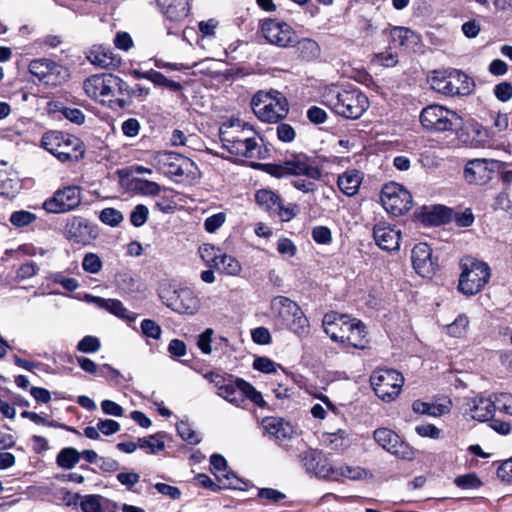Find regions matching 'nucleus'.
Segmentation results:
<instances>
[{"mask_svg":"<svg viewBox=\"0 0 512 512\" xmlns=\"http://www.w3.org/2000/svg\"><path fill=\"white\" fill-rule=\"evenodd\" d=\"M494 95L501 102H507L512 99V84L503 81L494 87Z\"/></svg>","mask_w":512,"mask_h":512,"instance_id":"nucleus-61","label":"nucleus"},{"mask_svg":"<svg viewBox=\"0 0 512 512\" xmlns=\"http://www.w3.org/2000/svg\"><path fill=\"white\" fill-rule=\"evenodd\" d=\"M222 146L230 154L254 158L260 152L257 132L253 127L240 119H229L219 129Z\"/></svg>","mask_w":512,"mask_h":512,"instance_id":"nucleus-1","label":"nucleus"},{"mask_svg":"<svg viewBox=\"0 0 512 512\" xmlns=\"http://www.w3.org/2000/svg\"><path fill=\"white\" fill-rule=\"evenodd\" d=\"M297 50L302 59L306 61H312L320 56L321 49L318 43L310 38L298 39L296 42Z\"/></svg>","mask_w":512,"mask_h":512,"instance_id":"nucleus-39","label":"nucleus"},{"mask_svg":"<svg viewBox=\"0 0 512 512\" xmlns=\"http://www.w3.org/2000/svg\"><path fill=\"white\" fill-rule=\"evenodd\" d=\"M20 188L21 185L18 180L7 178L0 183V195L7 198H14Z\"/></svg>","mask_w":512,"mask_h":512,"instance_id":"nucleus-55","label":"nucleus"},{"mask_svg":"<svg viewBox=\"0 0 512 512\" xmlns=\"http://www.w3.org/2000/svg\"><path fill=\"white\" fill-rule=\"evenodd\" d=\"M115 81V75L113 74H95L84 81L83 88L88 97L104 103L106 99L110 100L113 97Z\"/></svg>","mask_w":512,"mask_h":512,"instance_id":"nucleus-21","label":"nucleus"},{"mask_svg":"<svg viewBox=\"0 0 512 512\" xmlns=\"http://www.w3.org/2000/svg\"><path fill=\"white\" fill-rule=\"evenodd\" d=\"M495 407L501 413L512 416V394L500 393L495 398Z\"/></svg>","mask_w":512,"mask_h":512,"instance_id":"nucleus-56","label":"nucleus"},{"mask_svg":"<svg viewBox=\"0 0 512 512\" xmlns=\"http://www.w3.org/2000/svg\"><path fill=\"white\" fill-rule=\"evenodd\" d=\"M138 447L154 454L164 449L165 444L162 440L156 439L155 436L143 437L138 439Z\"/></svg>","mask_w":512,"mask_h":512,"instance_id":"nucleus-52","label":"nucleus"},{"mask_svg":"<svg viewBox=\"0 0 512 512\" xmlns=\"http://www.w3.org/2000/svg\"><path fill=\"white\" fill-rule=\"evenodd\" d=\"M107 503L100 495H86L81 499L80 507L83 512H104L103 507Z\"/></svg>","mask_w":512,"mask_h":512,"instance_id":"nucleus-44","label":"nucleus"},{"mask_svg":"<svg viewBox=\"0 0 512 512\" xmlns=\"http://www.w3.org/2000/svg\"><path fill=\"white\" fill-rule=\"evenodd\" d=\"M61 113L67 120L74 124L81 125L85 121L84 113L78 108L63 107Z\"/></svg>","mask_w":512,"mask_h":512,"instance_id":"nucleus-62","label":"nucleus"},{"mask_svg":"<svg viewBox=\"0 0 512 512\" xmlns=\"http://www.w3.org/2000/svg\"><path fill=\"white\" fill-rule=\"evenodd\" d=\"M273 317L299 337L309 334L310 326L300 306L285 296H276L270 302Z\"/></svg>","mask_w":512,"mask_h":512,"instance_id":"nucleus-4","label":"nucleus"},{"mask_svg":"<svg viewBox=\"0 0 512 512\" xmlns=\"http://www.w3.org/2000/svg\"><path fill=\"white\" fill-rule=\"evenodd\" d=\"M381 203L388 213L399 216L411 209L412 195L402 185L390 182L382 188Z\"/></svg>","mask_w":512,"mask_h":512,"instance_id":"nucleus-13","label":"nucleus"},{"mask_svg":"<svg viewBox=\"0 0 512 512\" xmlns=\"http://www.w3.org/2000/svg\"><path fill=\"white\" fill-rule=\"evenodd\" d=\"M277 251L281 255L293 257L297 252V247L290 239L283 237L277 242Z\"/></svg>","mask_w":512,"mask_h":512,"instance_id":"nucleus-63","label":"nucleus"},{"mask_svg":"<svg viewBox=\"0 0 512 512\" xmlns=\"http://www.w3.org/2000/svg\"><path fill=\"white\" fill-rule=\"evenodd\" d=\"M162 303L178 314L194 315L200 309V300L189 288L161 290Z\"/></svg>","mask_w":512,"mask_h":512,"instance_id":"nucleus-11","label":"nucleus"},{"mask_svg":"<svg viewBox=\"0 0 512 512\" xmlns=\"http://www.w3.org/2000/svg\"><path fill=\"white\" fill-rule=\"evenodd\" d=\"M400 231L385 222L373 228V238L377 246L385 251H396L400 246Z\"/></svg>","mask_w":512,"mask_h":512,"instance_id":"nucleus-25","label":"nucleus"},{"mask_svg":"<svg viewBox=\"0 0 512 512\" xmlns=\"http://www.w3.org/2000/svg\"><path fill=\"white\" fill-rule=\"evenodd\" d=\"M219 271L231 276H237L240 274L242 267L236 258L227 254H221L218 259Z\"/></svg>","mask_w":512,"mask_h":512,"instance_id":"nucleus-43","label":"nucleus"},{"mask_svg":"<svg viewBox=\"0 0 512 512\" xmlns=\"http://www.w3.org/2000/svg\"><path fill=\"white\" fill-rule=\"evenodd\" d=\"M362 178L359 172L347 171L338 177L337 185L339 189L347 196H353L357 193Z\"/></svg>","mask_w":512,"mask_h":512,"instance_id":"nucleus-35","label":"nucleus"},{"mask_svg":"<svg viewBox=\"0 0 512 512\" xmlns=\"http://www.w3.org/2000/svg\"><path fill=\"white\" fill-rule=\"evenodd\" d=\"M375 394L385 402L395 400L404 384V377L394 369H377L370 376Z\"/></svg>","mask_w":512,"mask_h":512,"instance_id":"nucleus-9","label":"nucleus"},{"mask_svg":"<svg viewBox=\"0 0 512 512\" xmlns=\"http://www.w3.org/2000/svg\"><path fill=\"white\" fill-rule=\"evenodd\" d=\"M101 347L99 339L95 336H85L77 344V350L82 353H95Z\"/></svg>","mask_w":512,"mask_h":512,"instance_id":"nucleus-53","label":"nucleus"},{"mask_svg":"<svg viewBox=\"0 0 512 512\" xmlns=\"http://www.w3.org/2000/svg\"><path fill=\"white\" fill-rule=\"evenodd\" d=\"M29 72L39 81L51 86L60 84L68 76L63 66L46 58L32 60L29 64Z\"/></svg>","mask_w":512,"mask_h":512,"instance_id":"nucleus-18","label":"nucleus"},{"mask_svg":"<svg viewBox=\"0 0 512 512\" xmlns=\"http://www.w3.org/2000/svg\"><path fill=\"white\" fill-rule=\"evenodd\" d=\"M496 474L502 482L512 483V459L503 462L497 468Z\"/></svg>","mask_w":512,"mask_h":512,"instance_id":"nucleus-64","label":"nucleus"},{"mask_svg":"<svg viewBox=\"0 0 512 512\" xmlns=\"http://www.w3.org/2000/svg\"><path fill=\"white\" fill-rule=\"evenodd\" d=\"M164 18L173 23H182L190 13L188 0H155Z\"/></svg>","mask_w":512,"mask_h":512,"instance_id":"nucleus-26","label":"nucleus"},{"mask_svg":"<svg viewBox=\"0 0 512 512\" xmlns=\"http://www.w3.org/2000/svg\"><path fill=\"white\" fill-rule=\"evenodd\" d=\"M87 59L91 64L103 69L115 68L120 64V58L103 46L91 48L87 54Z\"/></svg>","mask_w":512,"mask_h":512,"instance_id":"nucleus-30","label":"nucleus"},{"mask_svg":"<svg viewBox=\"0 0 512 512\" xmlns=\"http://www.w3.org/2000/svg\"><path fill=\"white\" fill-rule=\"evenodd\" d=\"M451 401L447 400L443 403H427L416 400L412 404V409L415 413L425 414L433 417H440L450 412Z\"/></svg>","mask_w":512,"mask_h":512,"instance_id":"nucleus-33","label":"nucleus"},{"mask_svg":"<svg viewBox=\"0 0 512 512\" xmlns=\"http://www.w3.org/2000/svg\"><path fill=\"white\" fill-rule=\"evenodd\" d=\"M351 322L352 319L347 315L331 312L324 315L322 325L331 340L344 344L346 332L351 329Z\"/></svg>","mask_w":512,"mask_h":512,"instance_id":"nucleus-24","label":"nucleus"},{"mask_svg":"<svg viewBox=\"0 0 512 512\" xmlns=\"http://www.w3.org/2000/svg\"><path fill=\"white\" fill-rule=\"evenodd\" d=\"M468 325V317L465 314H461L453 323L447 326V333L453 337H462L466 333Z\"/></svg>","mask_w":512,"mask_h":512,"instance_id":"nucleus-49","label":"nucleus"},{"mask_svg":"<svg viewBox=\"0 0 512 512\" xmlns=\"http://www.w3.org/2000/svg\"><path fill=\"white\" fill-rule=\"evenodd\" d=\"M93 302L96 303L100 308L106 309L112 314L120 317L126 318L130 321L135 320V316H129V311L124 307L121 301L116 299H104L101 297H93Z\"/></svg>","mask_w":512,"mask_h":512,"instance_id":"nucleus-37","label":"nucleus"},{"mask_svg":"<svg viewBox=\"0 0 512 512\" xmlns=\"http://www.w3.org/2000/svg\"><path fill=\"white\" fill-rule=\"evenodd\" d=\"M148 215V208L143 204H138L130 214V222L135 227H141L146 223Z\"/></svg>","mask_w":512,"mask_h":512,"instance_id":"nucleus-54","label":"nucleus"},{"mask_svg":"<svg viewBox=\"0 0 512 512\" xmlns=\"http://www.w3.org/2000/svg\"><path fill=\"white\" fill-rule=\"evenodd\" d=\"M345 338L344 345H348L356 349H365L369 343L366 327L357 319H352L351 329L346 332Z\"/></svg>","mask_w":512,"mask_h":512,"instance_id":"nucleus-31","label":"nucleus"},{"mask_svg":"<svg viewBox=\"0 0 512 512\" xmlns=\"http://www.w3.org/2000/svg\"><path fill=\"white\" fill-rule=\"evenodd\" d=\"M81 203V192L77 186H67L57 190L54 195L43 203L49 213H65L75 209Z\"/></svg>","mask_w":512,"mask_h":512,"instance_id":"nucleus-19","label":"nucleus"},{"mask_svg":"<svg viewBox=\"0 0 512 512\" xmlns=\"http://www.w3.org/2000/svg\"><path fill=\"white\" fill-rule=\"evenodd\" d=\"M455 484L462 489H476L481 486V481L474 474H467L455 478Z\"/></svg>","mask_w":512,"mask_h":512,"instance_id":"nucleus-60","label":"nucleus"},{"mask_svg":"<svg viewBox=\"0 0 512 512\" xmlns=\"http://www.w3.org/2000/svg\"><path fill=\"white\" fill-rule=\"evenodd\" d=\"M391 41L395 46L408 48L413 44L417 43L416 34L405 27H394L390 31Z\"/></svg>","mask_w":512,"mask_h":512,"instance_id":"nucleus-38","label":"nucleus"},{"mask_svg":"<svg viewBox=\"0 0 512 512\" xmlns=\"http://www.w3.org/2000/svg\"><path fill=\"white\" fill-rule=\"evenodd\" d=\"M221 250L211 244H203L199 247V255L201 259L210 267L219 269L218 259L221 256Z\"/></svg>","mask_w":512,"mask_h":512,"instance_id":"nucleus-42","label":"nucleus"},{"mask_svg":"<svg viewBox=\"0 0 512 512\" xmlns=\"http://www.w3.org/2000/svg\"><path fill=\"white\" fill-rule=\"evenodd\" d=\"M81 454L75 448H63L57 455V464L63 469H72L80 461Z\"/></svg>","mask_w":512,"mask_h":512,"instance_id":"nucleus-41","label":"nucleus"},{"mask_svg":"<svg viewBox=\"0 0 512 512\" xmlns=\"http://www.w3.org/2000/svg\"><path fill=\"white\" fill-rule=\"evenodd\" d=\"M411 260L413 268L421 277L431 278L438 266L432 257V249L427 243H418L413 247Z\"/></svg>","mask_w":512,"mask_h":512,"instance_id":"nucleus-23","label":"nucleus"},{"mask_svg":"<svg viewBox=\"0 0 512 512\" xmlns=\"http://www.w3.org/2000/svg\"><path fill=\"white\" fill-rule=\"evenodd\" d=\"M262 426L267 434L280 441L290 439L294 433L293 427L282 418L267 417Z\"/></svg>","mask_w":512,"mask_h":512,"instance_id":"nucleus-29","label":"nucleus"},{"mask_svg":"<svg viewBox=\"0 0 512 512\" xmlns=\"http://www.w3.org/2000/svg\"><path fill=\"white\" fill-rule=\"evenodd\" d=\"M210 464L212 473L219 481H221L222 478H225L228 481L227 484H224L225 486L238 488L237 484L234 482V480L238 481V479L234 474L227 471V462L223 456L213 454L210 457Z\"/></svg>","mask_w":512,"mask_h":512,"instance_id":"nucleus-34","label":"nucleus"},{"mask_svg":"<svg viewBox=\"0 0 512 512\" xmlns=\"http://www.w3.org/2000/svg\"><path fill=\"white\" fill-rule=\"evenodd\" d=\"M36 219L37 217L35 214L26 210L15 211L10 216V222L15 227L28 226L35 222Z\"/></svg>","mask_w":512,"mask_h":512,"instance_id":"nucleus-50","label":"nucleus"},{"mask_svg":"<svg viewBox=\"0 0 512 512\" xmlns=\"http://www.w3.org/2000/svg\"><path fill=\"white\" fill-rule=\"evenodd\" d=\"M204 377L217 388V394L231 404L240 407L243 405V393L239 388L241 378H233L231 375L224 377L215 372H209Z\"/></svg>","mask_w":512,"mask_h":512,"instance_id":"nucleus-20","label":"nucleus"},{"mask_svg":"<svg viewBox=\"0 0 512 512\" xmlns=\"http://www.w3.org/2000/svg\"><path fill=\"white\" fill-rule=\"evenodd\" d=\"M225 221V213L219 212L206 218L204 222V228L208 233H214L225 223Z\"/></svg>","mask_w":512,"mask_h":512,"instance_id":"nucleus-59","label":"nucleus"},{"mask_svg":"<svg viewBox=\"0 0 512 512\" xmlns=\"http://www.w3.org/2000/svg\"><path fill=\"white\" fill-rule=\"evenodd\" d=\"M40 145L61 162L78 161L84 156L83 142L78 137L62 131L45 132Z\"/></svg>","mask_w":512,"mask_h":512,"instance_id":"nucleus-3","label":"nucleus"},{"mask_svg":"<svg viewBox=\"0 0 512 512\" xmlns=\"http://www.w3.org/2000/svg\"><path fill=\"white\" fill-rule=\"evenodd\" d=\"M466 135L468 139H466L465 142H468L474 147L484 146L490 140L488 130L476 122L470 123L466 127Z\"/></svg>","mask_w":512,"mask_h":512,"instance_id":"nucleus-36","label":"nucleus"},{"mask_svg":"<svg viewBox=\"0 0 512 512\" xmlns=\"http://www.w3.org/2000/svg\"><path fill=\"white\" fill-rule=\"evenodd\" d=\"M316 475L324 478H332L337 479V477H347L351 480H361L368 476V472L359 466H348V465H342L339 467H332V466H326L322 465L319 466L317 464L315 468Z\"/></svg>","mask_w":512,"mask_h":512,"instance_id":"nucleus-27","label":"nucleus"},{"mask_svg":"<svg viewBox=\"0 0 512 512\" xmlns=\"http://www.w3.org/2000/svg\"><path fill=\"white\" fill-rule=\"evenodd\" d=\"M461 274L458 289L467 296L479 293L490 279L489 266L471 257H465L460 262Z\"/></svg>","mask_w":512,"mask_h":512,"instance_id":"nucleus-6","label":"nucleus"},{"mask_svg":"<svg viewBox=\"0 0 512 512\" xmlns=\"http://www.w3.org/2000/svg\"><path fill=\"white\" fill-rule=\"evenodd\" d=\"M177 433L182 440L186 441L191 445L200 443L201 436L198 432L192 429L191 425L187 421H180L176 425Z\"/></svg>","mask_w":512,"mask_h":512,"instance_id":"nucleus-45","label":"nucleus"},{"mask_svg":"<svg viewBox=\"0 0 512 512\" xmlns=\"http://www.w3.org/2000/svg\"><path fill=\"white\" fill-rule=\"evenodd\" d=\"M66 237L77 244L88 245L98 236L96 225L82 217H73L65 227Z\"/></svg>","mask_w":512,"mask_h":512,"instance_id":"nucleus-22","label":"nucleus"},{"mask_svg":"<svg viewBox=\"0 0 512 512\" xmlns=\"http://www.w3.org/2000/svg\"><path fill=\"white\" fill-rule=\"evenodd\" d=\"M431 86L445 95L464 96L472 92L474 82L467 74L459 70H452L447 76L432 77Z\"/></svg>","mask_w":512,"mask_h":512,"instance_id":"nucleus-12","label":"nucleus"},{"mask_svg":"<svg viewBox=\"0 0 512 512\" xmlns=\"http://www.w3.org/2000/svg\"><path fill=\"white\" fill-rule=\"evenodd\" d=\"M495 411V401L489 398L477 397L465 403V413L477 421L490 420Z\"/></svg>","mask_w":512,"mask_h":512,"instance_id":"nucleus-28","label":"nucleus"},{"mask_svg":"<svg viewBox=\"0 0 512 512\" xmlns=\"http://www.w3.org/2000/svg\"><path fill=\"white\" fill-rule=\"evenodd\" d=\"M505 167V163L494 159H472L467 162L464 177L469 183L483 185L491 180L496 171Z\"/></svg>","mask_w":512,"mask_h":512,"instance_id":"nucleus-17","label":"nucleus"},{"mask_svg":"<svg viewBox=\"0 0 512 512\" xmlns=\"http://www.w3.org/2000/svg\"><path fill=\"white\" fill-rule=\"evenodd\" d=\"M141 330L145 336L156 340L161 337L162 333L161 327L151 319H144L141 322Z\"/></svg>","mask_w":512,"mask_h":512,"instance_id":"nucleus-58","label":"nucleus"},{"mask_svg":"<svg viewBox=\"0 0 512 512\" xmlns=\"http://www.w3.org/2000/svg\"><path fill=\"white\" fill-rule=\"evenodd\" d=\"M373 438L384 450L400 459L415 458L414 448L391 429L378 428L373 432Z\"/></svg>","mask_w":512,"mask_h":512,"instance_id":"nucleus-16","label":"nucleus"},{"mask_svg":"<svg viewBox=\"0 0 512 512\" xmlns=\"http://www.w3.org/2000/svg\"><path fill=\"white\" fill-rule=\"evenodd\" d=\"M322 443L331 450L342 451L350 447L351 438L346 430L338 429L336 432H324Z\"/></svg>","mask_w":512,"mask_h":512,"instance_id":"nucleus-32","label":"nucleus"},{"mask_svg":"<svg viewBox=\"0 0 512 512\" xmlns=\"http://www.w3.org/2000/svg\"><path fill=\"white\" fill-rule=\"evenodd\" d=\"M100 220L111 227L118 226L124 219L123 214L115 208H105L100 212Z\"/></svg>","mask_w":512,"mask_h":512,"instance_id":"nucleus-51","label":"nucleus"},{"mask_svg":"<svg viewBox=\"0 0 512 512\" xmlns=\"http://www.w3.org/2000/svg\"><path fill=\"white\" fill-rule=\"evenodd\" d=\"M257 204L269 212L271 215L278 216L282 221H290L299 212L296 204L289 203L284 205L281 197L272 190L261 189L255 194Z\"/></svg>","mask_w":512,"mask_h":512,"instance_id":"nucleus-14","label":"nucleus"},{"mask_svg":"<svg viewBox=\"0 0 512 512\" xmlns=\"http://www.w3.org/2000/svg\"><path fill=\"white\" fill-rule=\"evenodd\" d=\"M115 80L116 85H113V97H117L116 101L118 105L123 108L131 103L132 87H130L127 82L116 75Z\"/></svg>","mask_w":512,"mask_h":512,"instance_id":"nucleus-40","label":"nucleus"},{"mask_svg":"<svg viewBox=\"0 0 512 512\" xmlns=\"http://www.w3.org/2000/svg\"><path fill=\"white\" fill-rule=\"evenodd\" d=\"M239 388L243 393V403L245 402V399L248 398L259 407H264L266 405L262 394L257 391L250 383L246 382L245 380H240Z\"/></svg>","mask_w":512,"mask_h":512,"instance_id":"nucleus-46","label":"nucleus"},{"mask_svg":"<svg viewBox=\"0 0 512 512\" xmlns=\"http://www.w3.org/2000/svg\"><path fill=\"white\" fill-rule=\"evenodd\" d=\"M214 335L212 328H207L203 333L198 336L197 346L203 354L209 355L212 352L211 342Z\"/></svg>","mask_w":512,"mask_h":512,"instance_id":"nucleus-57","label":"nucleus"},{"mask_svg":"<svg viewBox=\"0 0 512 512\" xmlns=\"http://www.w3.org/2000/svg\"><path fill=\"white\" fill-rule=\"evenodd\" d=\"M133 186L135 191L148 196H156L161 190L160 185L156 182L141 178H135L133 180Z\"/></svg>","mask_w":512,"mask_h":512,"instance_id":"nucleus-47","label":"nucleus"},{"mask_svg":"<svg viewBox=\"0 0 512 512\" xmlns=\"http://www.w3.org/2000/svg\"><path fill=\"white\" fill-rule=\"evenodd\" d=\"M255 116L262 122L277 123L289 112L286 97L277 90L258 91L251 100Z\"/></svg>","mask_w":512,"mask_h":512,"instance_id":"nucleus-5","label":"nucleus"},{"mask_svg":"<svg viewBox=\"0 0 512 512\" xmlns=\"http://www.w3.org/2000/svg\"><path fill=\"white\" fill-rule=\"evenodd\" d=\"M149 162L157 171L169 177L188 175L194 167L189 158L168 151L153 153Z\"/></svg>","mask_w":512,"mask_h":512,"instance_id":"nucleus-10","label":"nucleus"},{"mask_svg":"<svg viewBox=\"0 0 512 512\" xmlns=\"http://www.w3.org/2000/svg\"><path fill=\"white\" fill-rule=\"evenodd\" d=\"M270 173L282 178L285 176H305L310 180H319L322 177V171L314 158L304 154L293 156L279 165H274Z\"/></svg>","mask_w":512,"mask_h":512,"instance_id":"nucleus-8","label":"nucleus"},{"mask_svg":"<svg viewBox=\"0 0 512 512\" xmlns=\"http://www.w3.org/2000/svg\"><path fill=\"white\" fill-rule=\"evenodd\" d=\"M261 31L264 38L272 45L287 48L295 46L298 36L294 29L285 22L266 19L262 22Z\"/></svg>","mask_w":512,"mask_h":512,"instance_id":"nucleus-15","label":"nucleus"},{"mask_svg":"<svg viewBox=\"0 0 512 512\" xmlns=\"http://www.w3.org/2000/svg\"><path fill=\"white\" fill-rule=\"evenodd\" d=\"M321 102L346 119H359L369 108L367 96L357 88L332 85L323 90Z\"/></svg>","mask_w":512,"mask_h":512,"instance_id":"nucleus-2","label":"nucleus"},{"mask_svg":"<svg viewBox=\"0 0 512 512\" xmlns=\"http://www.w3.org/2000/svg\"><path fill=\"white\" fill-rule=\"evenodd\" d=\"M419 118L425 130L437 133L453 131L461 121L455 111L438 104H431L423 108Z\"/></svg>","mask_w":512,"mask_h":512,"instance_id":"nucleus-7","label":"nucleus"},{"mask_svg":"<svg viewBox=\"0 0 512 512\" xmlns=\"http://www.w3.org/2000/svg\"><path fill=\"white\" fill-rule=\"evenodd\" d=\"M103 267L100 257L92 252L86 253L83 257L82 268L85 272L90 274H97Z\"/></svg>","mask_w":512,"mask_h":512,"instance_id":"nucleus-48","label":"nucleus"}]
</instances>
